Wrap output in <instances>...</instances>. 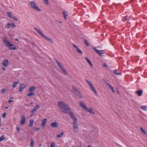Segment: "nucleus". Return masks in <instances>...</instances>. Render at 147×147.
I'll use <instances>...</instances> for the list:
<instances>
[{
  "label": "nucleus",
  "instance_id": "obj_35",
  "mask_svg": "<svg viewBox=\"0 0 147 147\" xmlns=\"http://www.w3.org/2000/svg\"><path fill=\"white\" fill-rule=\"evenodd\" d=\"M124 20L125 21H128L129 20V19L127 16L124 17Z\"/></svg>",
  "mask_w": 147,
  "mask_h": 147
},
{
  "label": "nucleus",
  "instance_id": "obj_41",
  "mask_svg": "<svg viewBox=\"0 0 147 147\" xmlns=\"http://www.w3.org/2000/svg\"><path fill=\"white\" fill-rule=\"evenodd\" d=\"M55 146V143L53 142L51 143L50 147H54Z\"/></svg>",
  "mask_w": 147,
  "mask_h": 147
},
{
  "label": "nucleus",
  "instance_id": "obj_53",
  "mask_svg": "<svg viewBox=\"0 0 147 147\" xmlns=\"http://www.w3.org/2000/svg\"><path fill=\"white\" fill-rule=\"evenodd\" d=\"M8 107H5V109H8Z\"/></svg>",
  "mask_w": 147,
  "mask_h": 147
},
{
  "label": "nucleus",
  "instance_id": "obj_36",
  "mask_svg": "<svg viewBox=\"0 0 147 147\" xmlns=\"http://www.w3.org/2000/svg\"><path fill=\"white\" fill-rule=\"evenodd\" d=\"M140 130H141V131L142 133H144L145 134H146V132H145V131L144 130V129L142 127H141L140 128Z\"/></svg>",
  "mask_w": 147,
  "mask_h": 147
},
{
  "label": "nucleus",
  "instance_id": "obj_23",
  "mask_svg": "<svg viewBox=\"0 0 147 147\" xmlns=\"http://www.w3.org/2000/svg\"><path fill=\"white\" fill-rule=\"evenodd\" d=\"M34 140L33 139H31L30 143V147H34Z\"/></svg>",
  "mask_w": 147,
  "mask_h": 147
},
{
  "label": "nucleus",
  "instance_id": "obj_6",
  "mask_svg": "<svg viewBox=\"0 0 147 147\" xmlns=\"http://www.w3.org/2000/svg\"><path fill=\"white\" fill-rule=\"evenodd\" d=\"M30 4L31 7L33 9L39 11H41V10L38 8V7L36 6V4L34 2L31 1L30 3Z\"/></svg>",
  "mask_w": 147,
  "mask_h": 147
},
{
  "label": "nucleus",
  "instance_id": "obj_43",
  "mask_svg": "<svg viewBox=\"0 0 147 147\" xmlns=\"http://www.w3.org/2000/svg\"><path fill=\"white\" fill-rule=\"evenodd\" d=\"M16 128L18 132V133H19L20 132V127H16Z\"/></svg>",
  "mask_w": 147,
  "mask_h": 147
},
{
  "label": "nucleus",
  "instance_id": "obj_28",
  "mask_svg": "<svg viewBox=\"0 0 147 147\" xmlns=\"http://www.w3.org/2000/svg\"><path fill=\"white\" fill-rule=\"evenodd\" d=\"M86 81L90 87H91V86H92L93 85L91 82H89L87 80H86Z\"/></svg>",
  "mask_w": 147,
  "mask_h": 147
},
{
  "label": "nucleus",
  "instance_id": "obj_32",
  "mask_svg": "<svg viewBox=\"0 0 147 147\" xmlns=\"http://www.w3.org/2000/svg\"><path fill=\"white\" fill-rule=\"evenodd\" d=\"M7 14L8 16L11 18H13V17H12L11 15L12 14V13L11 12H7Z\"/></svg>",
  "mask_w": 147,
  "mask_h": 147
},
{
  "label": "nucleus",
  "instance_id": "obj_57",
  "mask_svg": "<svg viewBox=\"0 0 147 147\" xmlns=\"http://www.w3.org/2000/svg\"><path fill=\"white\" fill-rule=\"evenodd\" d=\"M120 4V3H118V4Z\"/></svg>",
  "mask_w": 147,
  "mask_h": 147
},
{
  "label": "nucleus",
  "instance_id": "obj_27",
  "mask_svg": "<svg viewBox=\"0 0 147 147\" xmlns=\"http://www.w3.org/2000/svg\"><path fill=\"white\" fill-rule=\"evenodd\" d=\"M19 83V82L17 81L13 83L12 87L13 88H15L17 85V84Z\"/></svg>",
  "mask_w": 147,
  "mask_h": 147
},
{
  "label": "nucleus",
  "instance_id": "obj_44",
  "mask_svg": "<svg viewBox=\"0 0 147 147\" xmlns=\"http://www.w3.org/2000/svg\"><path fill=\"white\" fill-rule=\"evenodd\" d=\"M12 18L14 19V20L17 21H18V20L16 17H13V18Z\"/></svg>",
  "mask_w": 147,
  "mask_h": 147
},
{
  "label": "nucleus",
  "instance_id": "obj_50",
  "mask_svg": "<svg viewBox=\"0 0 147 147\" xmlns=\"http://www.w3.org/2000/svg\"><path fill=\"white\" fill-rule=\"evenodd\" d=\"M116 92L118 94H120V93L119 92V91H118V90H117V91H116Z\"/></svg>",
  "mask_w": 147,
  "mask_h": 147
},
{
  "label": "nucleus",
  "instance_id": "obj_3",
  "mask_svg": "<svg viewBox=\"0 0 147 147\" xmlns=\"http://www.w3.org/2000/svg\"><path fill=\"white\" fill-rule=\"evenodd\" d=\"M79 104L81 108H82L84 109L86 111H88V112L92 114L94 113L93 112L92 109L91 108H90L88 109L86 106L84 104V103L82 101H80Z\"/></svg>",
  "mask_w": 147,
  "mask_h": 147
},
{
  "label": "nucleus",
  "instance_id": "obj_30",
  "mask_svg": "<svg viewBox=\"0 0 147 147\" xmlns=\"http://www.w3.org/2000/svg\"><path fill=\"white\" fill-rule=\"evenodd\" d=\"M108 85L109 86L110 89L112 90L113 92L114 93H115V91L114 90L113 88L111 85L110 84H108Z\"/></svg>",
  "mask_w": 147,
  "mask_h": 147
},
{
  "label": "nucleus",
  "instance_id": "obj_22",
  "mask_svg": "<svg viewBox=\"0 0 147 147\" xmlns=\"http://www.w3.org/2000/svg\"><path fill=\"white\" fill-rule=\"evenodd\" d=\"M35 88L33 86H31L30 88H29L28 91L30 92H32V91H33L35 90Z\"/></svg>",
  "mask_w": 147,
  "mask_h": 147
},
{
  "label": "nucleus",
  "instance_id": "obj_20",
  "mask_svg": "<svg viewBox=\"0 0 147 147\" xmlns=\"http://www.w3.org/2000/svg\"><path fill=\"white\" fill-rule=\"evenodd\" d=\"M92 90L93 92L96 94V95H97V92L96 89H95L94 87L93 86V85L92 86H91L90 87Z\"/></svg>",
  "mask_w": 147,
  "mask_h": 147
},
{
  "label": "nucleus",
  "instance_id": "obj_29",
  "mask_svg": "<svg viewBox=\"0 0 147 147\" xmlns=\"http://www.w3.org/2000/svg\"><path fill=\"white\" fill-rule=\"evenodd\" d=\"M33 120H31L30 121L29 125V127H31L32 126L33 124Z\"/></svg>",
  "mask_w": 147,
  "mask_h": 147
},
{
  "label": "nucleus",
  "instance_id": "obj_37",
  "mask_svg": "<svg viewBox=\"0 0 147 147\" xmlns=\"http://www.w3.org/2000/svg\"><path fill=\"white\" fill-rule=\"evenodd\" d=\"M40 129V128H36V127H34L33 128V130L34 131H38Z\"/></svg>",
  "mask_w": 147,
  "mask_h": 147
},
{
  "label": "nucleus",
  "instance_id": "obj_55",
  "mask_svg": "<svg viewBox=\"0 0 147 147\" xmlns=\"http://www.w3.org/2000/svg\"><path fill=\"white\" fill-rule=\"evenodd\" d=\"M41 146V144H40L39 145V146Z\"/></svg>",
  "mask_w": 147,
  "mask_h": 147
},
{
  "label": "nucleus",
  "instance_id": "obj_46",
  "mask_svg": "<svg viewBox=\"0 0 147 147\" xmlns=\"http://www.w3.org/2000/svg\"><path fill=\"white\" fill-rule=\"evenodd\" d=\"M102 80L104 81L107 85H108V84H109V83H108V82H107L105 79H102Z\"/></svg>",
  "mask_w": 147,
  "mask_h": 147
},
{
  "label": "nucleus",
  "instance_id": "obj_14",
  "mask_svg": "<svg viewBox=\"0 0 147 147\" xmlns=\"http://www.w3.org/2000/svg\"><path fill=\"white\" fill-rule=\"evenodd\" d=\"M2 65L5 67H7L9 65V61L7 59H4Z\"/></svg>",
  "mask_w": 147,
  "mask_h": 147
},
{
  "label": "nucleus",
  "instance_id": "obj_13",
  "mask_svg": "<svg viewBox=\"0 0 147 147\" xmlns=\"http://www.w3.org/2000/svg\"><path fill=\"white\" fill-rule=\"evenodd\" d=\"M73 46L76 48V51L78 53L80 54H82L83 53L82 51L80 49H79L78 47L77 46H76L74 44H73Z\"/></svg>",
  "mask_w": 147,
  "mask_h": 147
},
{
  "label": "nucleus",
  "instance_id": "obj_19",
  "mask_svg": "<svg viewBox=\"0 0 147 147\" xmlns=\"http://www.w3.org/2000/svg\"><path fill=\"white\" fill-rule=\"evenodd\" d=\"M47 120L46 119H43L41 123V125L42 126H45L46 124Z\"/></svg>",
  "mask_w": 147,
  "mask_h": 147
},
{
  "label": "nucleus",
  "instance_id": "obj_11",
  "mask_svg": "<svg viewBox=\"0 0 147 147\" xmlns=\"http://www.w3.org/2000/svg\"><path fill=\"white\" fill-rule=\"evenodd\" d=\"M26 118L24 115H22L21 116V119L20 121V125H23L24 124L25 122Z\"/></svg>",
  "mask_w": 147,
  "mask_h": 147
},
{
  "label": "nucleus",
  "instance_id": "obj_12",
  "mask_svg": "<svg viewBox=\"0 0 147 147\" xmlns=\"http://www.w3.org/2000/svg\"><path fill=\"white\" fill-rule=\"evenodd\" d=\"M11 27H16V26L14 23H9L6 25L5 26V27L8 28H9Z\"/></svg>",
  "mask_w": 147,
  "mask_h": 147
},
{
  "label": "nucleus",
  "instance_id": "obj_40",
  "mask_svg": "<svg viewBox=\"0 0 147 147\" xmlns=\"http://www.w3.org/2000/svg\"><path fill=\"white\" fill-rule=\"evenodd\" d=\"M6 117V113H4L2 115V117L4 118H5Z\"/></svg>",
  "mask_w": 147,
  "mask_h": 147
},
{
  "label": "nucleus",
  "instance_id": "obj_9",
  "mask_svg": "<svg viewBox=\"0 0 147 147\" xmlns=\"http://www.w3.org/2000/svg\"><path fill=\"white\" fill-rule=\"evenodd\" d=\"M73 123L74 124L73 130L74 132L76 133H78V126L77 125V122H73Z\"/></svg>",
  "mask_w": 147,
  "mask_h": 147
},
{
  "label": "nucleus",
  "instance_id": "obj_31",
  "mask_svg": "<svg viewBox=\"0 0 147 147\" xmlns=\"http://www.w3.org/2000/svg\"><path fill=\"white\" fill-rule=\"evenodd\" d=\"M7 140V139L6 138L5 136L4 135H2L1 137V141H2L3 140Z\"/></svg>",
  "mask_w": 147,
  "mask_h": 147
},
{
  "label": "nucleus",
  "instance_id": "obj_8",
  "mask_svg": "<svg viewBox=\"0 0 147 147\" xmlns=\"http://www.w3.org/2000/svg\"><path fill=\"white\" fill-rule=\"evenodd\" d=\"M93 49L94 51L98 55L100 56H103L102 55L105 53L104 51L103 50H97L95 47L93 48Z\"/></svg>",
  "mask_w": 147,
  "mask_h": 147
},
{
  "label": "nucleus",
  "instance_id": "obj_2",
  "mask_svg": "<svg viewBox=\"0 0 147 147\" xmlns=\"http://www.w3.org/2000/svg\"><path fill=\"white\" fill-rule=\"evenodd\" d=\"M3 41L6 46L10 50H16L17 48L16 47L11 43L5 37L3 38Z\"/></svg>",
  "mask_w": 147,
  "mask_h": 147
},
{
  "label": "nucleus",
  "instance_id": "obj_51",
  "mask_svg": "<svg viewBox=\"0 0 147 147\" xmlns=\"http://www.w3.org/2000/svg\"><path fill=\"white\" fill-rule=\"evenodd\" d=\"M33 104V102H31L30 103V105H32Z\"/></svg>",
  "mask_w": 147,
  "mask_h": 147
},
{
  "label": "nucleus",
  "instance_id": "obj_45",
  "mask_svg": "<svg viewBox=\"0 0 147 147\" xmlns=\"http://www.w3.org/2000/svg\"><path fill=\"white\" fill-rule=\"evenodd\" d=\"M13 100H8V102L10 104L11 102H13Z\"/></svg>",
  "mask_w": 147,
  "mask_h": 147
},
{
  "label": "nucleus",
  "instance_id": "obj_7",
  "mask_svg": "<svg viewBox=\"0 0 147 147\" xmlns=\"http://www.w3.org/2000/svg\"><path fill=\"white\" fill-rule=\"evenodd\" d=\"M73 93L76 95L78 96L80 98H82V95L80 92L74 87L73 88Z\"/></svg>",
  "mask_w": 147,
  "mask_h": 147
},
{
  "label": "nucleus",
  "instance_id": "obj_38",
  "mask_svg": "<svg viewBox=\"0 0 147 147\" xmlns=\"http://www.w3.org/2000/svg\"><path fill=\"white\" fill-rule=\"evenodd\" d=\"M84 42L86 44V45L87 46H88L89 45V43L88 42V41H87L86 40H84Z\"/></svg>",
  "mask_w": 147,
  "mask_h": 147
},
{
  "label": "nucleus",
  "instance_id": "obj_4",
  "mask_svg": "<svg viewBox=\"0 0 147 147\" xmlns=\"http://www.w3.org/2000/svg\"><path fill=\"white\" fill-rule=\"evenodd\" d=\"M34 29L38 33L40 34L42 36L44 37L46 40H47L49 42H51L52 43H53L52 40L48 37L44 36L41 32L40 30V29H38L36 28H34Z\"/></svg>",
  "mask_w": 147,
  "mask_h": 147
},
{
  "label": "nucleus",
  "instance_id": "obj_24",
  "mask_svg": "<svg viewBox=\"0 0 147 147\" xmlns=\"http://www.w3.org/2000/svg\"><path fill=\"white\" fill-rule=\"evenodd\" d=\"M118 71L117 70H115L114 71L113 73L115 74L119 75H121V73L120 72H118Z\"/></svg>",
  "mask_w": 147,
  "mask_h": 147
},
{
  "label": "nucleus",
  "instance_id": "obj_34",
  "mask_svg": "<svg viewBox=\"0 0 147 147\" xmlns=\"http://www.w3.org/2000/svg\"><path fill=\"white\" fill-rule=\"evenodd\" d=\"M141 108L142 109L145 111L147 110V107L146 106H142L141 107Z\"/></svg>",
  "mask_w": 147,
  "mask_h": 147
},
{
  "label": "nucleus",
  "instance_id": "obj_5",
  "mask_svg": "<svg viewBox=\"0 0 147 147\" xmlns=\"http://www.w3.org/2000/svg\"><path fill=\"white\" fill-rule=\"evenodd\" d=\"M56 63H57L58 66H59L60 69L63 71V72L65 74H67V72L63 68V67L62 66V65L61 63L58 60L55 59Z\"/></svg>",
  "mask_w": 147,
  "mask_h": 147
},
{
  "label": "nucleus",
  "instance_id": "obj_42",
  "mask_svg": "<svg viewBox=\"0 0 147 147\" xmlns=\"http://www.w3.org/2000/svg\"><path fill=\"white\" fill-rule=\"evenodd\" d=\"M44 1V2L47 5H48L49 4L48 2V0H43Z\"/></svg>",
  "mask_w": 147,
  "mask_h": 147
},
{
  "label": "nucleus",
  "instance_id": "obj_25",
  "mask_svg": "<svg viewBox=\"0 0 147 147\" xmlns=\"http://www.w3.org/2000/svg\"><path fill=\"white\" fill-rule=\"evenodd\" d=\"M63 134L64 132H61V133L57 135L56 137L57 138L61 137L63 135Z\"/></svg>",
  "mask_w": 147,
  "mask_h": 147
},
{
  "label": "nucleus",
  "instance_id": "obj_21",
  "mask_svg": "<svg viewBox=\"0 0 147 147\" xmlns=\"http://www.w3.org/2000/svg\"><path fill=\"white\" fill-rule=\"evenodd\" d=\"M85 59H86V60L88 62V63L90 65V66L91 67H92L93 66V65L92 63H91V61H90V60H89L88 59L87 57H86L85 58Z\"/></svg>",
  "mask_w": 147,
  "mask_h": 147
},
{
  "label": "nucleus",
  "instance_id": "obj_10",
  "mask_svg": "<svg viewBox=\"0 0 147 147\" xmlns=\"http://www.w3.org/2000/svg\"><path fill=\"white\" fill-rule=\"evenodd\" d=\"M68 113L69 114L70 117L74 121L73 122H76L77 121V118L74 116L72 113L71 112V111H68Z\"/></svg>",
  "mask_w": 147,
  "mask_h": 147
},
{
  "label": "nucleus",
  "instance_id": "obj_1",
  "mask_svg": "<svg viewBox=\"0 0 147 147\" xmlns=\"http://www.w3.org/2000/svg\"><path fill=\"white\" fill-rule=\"evenodd\" d=\"M59 108L61 110V111L64 113H68V111H71V109L64 102L59 101L58 103Z\"/></svg>",
  "mask_w": 147,
  "mask_h": 147
},
{
  "label": "nucleus",
  "instance_id": "obj_54",
  "mask_svg": "<svg viewBox=\"0 0 147 147\" xmlns=\"http://www.w3.org/2000/svg\"><path fill=\"white\" fill-rule=\"evenodd\" d=\"M87 147H91L90 146L88 145L87 146Z\"/></svg>",
  "mask_w": 147,
  "mask_h": 147
},
{
  "label": "nucleus",
  "instance_id": "obj_52",
  "mask_svg": "<svg viewBox=\"0 0 147 147\" xmlns=\"http://www.w3.org/2000/svg\"><path fill=\"white\" fill-rule=\"evenodd\" d=\"M15 40L16 41H18V38H16Z\"/></svg>",
  "mask_w": 147,
  "mask_h": 147
},
{
  "label": "nucleus",
  "instance_id": "obj_59",
  "mask_svg": "<svg viewBox=\"0 0 147 147\" xmlns=\"http://www.w3.org/2000/svg\"><path fill=\"white\" fill-rule=\"evenodd\" d=\"M146 136H147V135H146Z\"/></svg>",
  "mask_w": 147,
  "mask_h": 147
},
{
  "label": "nucleus",
  "instance_id": "obj_58",
  "mask_svg": "<svg viewBox=\"0 0 147 147\" xmlns=\"http://www.w3.org/2000/svg\"><path fill=\"white\" fill-rule=\"evenodd\" d=\"M141 0H140V1H141Z\"/></svg>",
  "mask_w": 147,
  "mask_h": 147
},
{
  "label": "nucleus",
  "instance_id": "obj_17",
  "mask_svg": "<svg viewBox=\"0 0 147 147\" xmlns=\"http://www.w3.org/2000/svg\"><path fill=\"white\" fill-rule=\"evenodd\" d=\"M40 106L38 104L36 105L32 110V112H35L40 107Z\"/></svg>",
  "mask_w": 147,
  "mask_h": 147
},
{
  "label": "nucleus",
  "instance_id": "obj_48",
  "mask_svg": "<svg viewBox=\"0 0 147 147\" xmlns=\"http://www.w3.org/2000/svg\"><path fill=\"white\" fill-rule=\"evenodd\" d=\"M34 112H32V111H31V116H32L34 114Z\"/></svg>",
  "mask_w": 147,
  "mask_h": 147
},
{
  "label": "nucleus",
  "instance_id": "obj_56",
  "mask_svg": "<svg viewBox=\"0 0 147 147\" xmlns=\"http://www.w3.org/2000/svg\"><path fill=\"white\" fill-rule=\"evenodd\" d=\"M25 105V106H28V105H26H26Z\"/></svg>",
  "mask_w": 147,
  "mask_h": 147
},
{
  "label": "nucleus",
  "instance_id": "obj_39",
  "mask_svg": "<svg viewBox=\"0 0 147 147\" xmlns=\"http://www.w3.org/2000/svg\"><path fill=\"white\" fill-rule=\"evenodd\" d=\"M6 90L5 88L2 89L1 90V92L2 93H4L6 91Z\"/></svg>",
  "mask_w": 147,
  "mask_h": 147
},
{
  "label": "nucleus",
  "instance_id": "obj_16",
  "mask_svg": "<svg viewBox=\"0 0 147 147\" xmlns=\"http://www.w3.org/2000/svg\"><path fill=\"white\" fill-rule=\"evenodd\" d=\"M51 126L53 127H59L58 124L57 122H53L51 123Z\"/></svg>",
  "mask_w": 147,
  "mask_h": 147
},
{
  "label": "nucleus",
  "instance_id": "obj_15",
  "mask_svg": "<svg viewBox=\"0 0 147 147\" xmlns=\"http://www.w3.org/2000/svg\"><path fill=\"white\" fill-rule=\"evenodd\" d=\"M26 87V85L24 84H22L20 85L19 91L20 92H22Z\"/></svg>",
  "mask_w": 147,
  "mask_h": 147
},
{
  "label": "nucleus",
  "instance_id": "obj_18",
  "mask_svg": "<svg viewBox=\"0 0 147 147\" xmlns=\"http://www.w3.org/2000/svg\"><path fill=\"white\" fill-rule=\"evenodd\" d=\"M142 90H139L136 91V94L139 96H140L142 95Z\"/></svg>",
  "mask_w": 147,
  "mask_h": 147
},
{
  "label": "nucleus",
  "instance_id": "obj_49",
  "mask_svg": "<svg viewBox=\"0 0 147 147\" xmlns=\"http://www.w3.org/2000/svg\"><path fill=\"white\" fill-rule=\"evenodd\" d=\"M5 67H2V69H3V70H5Z\"/></svg>",
  "mask_w": 147,
  "mask_h": 147
},
{
  "label": "nucleus",
  "instance_id": "obj_26",
  "mask_svg": "<svg viewBox=\"0 0 147 147\" xmlns=\"http://www.w3.org/2000/svg\"><path fill=\"white\" fill-rule=\"evenodd\" d=\"M66 13H67V12L65 11H63V12L64 18L65 20H66V17L67 16V14Z\"/></svg>",
  "mask_w": 147,
  "mask_h": 147
},
{
  "label": "nucleus",
  "instance_id": "obj_33",
  "mask_svg": "<svg viewBox=\"0 0 147 147\" xmlns=\"http://www.w3.org/2000/svg\"><path fill=\"white\" fill-rule=\"evenodd\" d=\"M35 94L33 93L32 92H30L27 95V96H32L34 95Z\"/></svg>",
  "mask_w": 147,
  "mask_h": 147
},
{
  "label": "nucleus",
  "instance_id": "obj_47",
  "mask_svg": "<svg viewBox=\"0 0 147 147\" xmlns=\"http://www.w3.org/2000/svg\"><path fill=\"white\" fill-rule=\"evenodd\" d=\"M103 66L104 67H107V64H106V63H104V64H103Z\"/></svg>",
  "mask_w": 147,
  "mask_h": 147
}]
</instances>
